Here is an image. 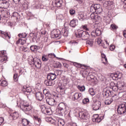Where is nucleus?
Instances as JSON below:
<instances>
[{
	"mask_svg": "<svg viewBox=\"0 0 126 126\" xmlns=\"http://www.w3.org/2000/svg\"><path fill=\"white\" fill-rule=\"evenodd\" d=\"M103 119L104 116H102L101 115H98V114H95L94 116L93 122L94 123H100Z\"/></svg>",
	"mask_w": 126,
	"mask_h": 126,
	"instance_id": "39448f33",
	"label": "nucleus"
},
{
	"mask_svg": "<svg viewBox=\"0 0 126 126\" xmlns=\"http://www.w3.org/2000/svg\"><path fill=\"white\" fill-rule=\"evenodd\" d=\"M44 84L46 85V86H52L53 85V82L51 79H47V80H45L44 81Z\"/></svg>",
	"mask_w": 126,
	"mask_h": 126,
	"instance_id": "a878e982",
	"label": "nucleus"
},
{
	"mask_svg": "<svg viewBox=\"0 0 126 126\" xmlns=\"http://www.w3.org/2000/svg\"><path fill=\"white\" fill-rule=\"evenodd\" d=\"M35 119L36 121H37L39 123V124H41V120L39 118H38V117H35Z\"/></svg>",
	"mask_w": 126,
	"mask_h": 126,
	"instance_id": "774afa93",
	"label": "nucleus"
},
{
	"mask_svg": "<svg viewBox=\"0 0 126 126\" xmlns=\"http://www.w3.org/2000/svg\"><path fill=\"white\" fill-rule=\"evenodd\" d=\"M54 37H55V38H58V39H60L61 38V32L60 31H58L54 33Z\"/></svg>",
	"mask_w": 126,
	"mask_h": 126,
	"instance_id": "2f4dec72",
	"label": "nucleus"
},
{
	"mask_svg": "<svg viewBox=\"0 0 126 126\" xmlns=\"http://www.w3.org/2000/svg\"><path fill=\"white\" fill-rule=\"evenodd\" d=\"M118 109H126V104L123 103L118 106Z\"/></svg>",
	"mask_w": 126,
	"mask_h": 126,
	"instance_id": "58836bf2",
	"label": "nucleus"
},
{
	"mask_svg": "<svg viewBox=\"0 0 126 126\" xmlns=\"http://www.w3.org/2000/svg\"><path fill=\"white\" fill-rule=\"evenodd\" d=\"M69 13L70 15H74V14H75V10L73 9H70L69 10Z\"/></svg>",
	"mask_w": 126,
	"mask_h": 126,
	"instance_id": "8fccbe9b",
	"label": "nucleus"
},
{
	"mask_svg": "<svg viewBox=\"0 0 126 126\" xmlns=\"http://www.w3.org/2000/svg\"><path fill=\"white\" fill-rule=\"evenodd\" d=\"M47 79H50V80H55L57 78V75L55 73H49L47 74Z\"/></svg>",
	"mask_w": 126,
	"mask_h": 126,
	"instance_id": "6ab92c4d",
	"label": "nucleus"
},
{
	"mask_svg": "<svg viewBox=\"0 0 126 126\" xmlns=\"http://www.w3.org/2000/svg\"><path fill=\"white\" fill-rule=\"evenodd\" d=\"M11 116L13 118V120H17V119L19 118V114L17 112H15L11 113Z\"/></svg>",
	"mask_w": 126,
	"mask_h": 126,
	"instance_id": "393cba45",
	"label": "nucleus"
},
{
	"mask_svg": "<svg viewBox=\"0 0 126 126\" xmlns=\"http://www.w3.org/2000/svg\"><path fill=\"white\" fill-rule=\"evenodd\" d=\"M0 85L1 86H3V87H5V86H7V85H8V83L7 82V81L5 80H2V81L0 80Z\"/></svg>",
	"mask_w": 126,
	"mask_h": 126,
	"instance_id": "7c9ffc66",
	"label": "nucleus"
},
{
	"mask_svg": "<svg viewBox=\"0 0 126 126\" xmlns=\"http://www.w3.org/2000/svg\"><path fill=\"white\" fill-rule=\"evenodd\" d=\"M35 97L38 101H42L44 99V94L42 92H38L35 94Z\"/></svg>",
	"mask_w": 126,
	"mask_h": 126,
	"instance_id": "2eb2a0df",
	"label": "nucleus"
},
{
	"mask_svg": "<svg viewBox=\"0 0 126 126\" xmlns=\"http://www.w3.org/2000/svg\"><path fill=\"white\" fill-rule=\"evenodd\" d=\"M101 31L99 29H96L95 30H94L91 33V35L93 36V37H96V36H100L101 35Z\"/></svg>",
	"mask_w": 126,
	"mask_h": 126,
	"instance_id": "4468645a",
	"label": "nucleus"
},
{
	"mask_svg": "<svg viewBox=\"0 0 126 126\" xmlns=\"http://www.w3.org/2000/svg\"><path fill=\"white\" fill-rule=\"evenodd\" d=\"M62 66V63L60 62H57L55 63L54 67L56 68H60Z\"/></svg>",
	"mask_w": 126,
	"mask_h": 126,
	"instance_id": "79ce46f5",
	"label": "nucleus"
},
{
	"mask_svg": "<svg viewBox=\"0 0 126 126\" xmlns=\"http://www.w3.org/2000/svg\"><path fill=\"white\" fill-rule=\"evenodd\" d=\"M111 94L112 91H111V88H106L103 91L102 95H103V97H109Z\"/></svg>",
	"mask_w": 126,
	"mask_h": 126,
	"instance_id": "6e6552de",
	"label": "nucleus"
},
{
	"mask_svg": "<svg viewBox=\"0 0 126 126\" xmlns=\"http://www.w3.org/2000/svg\"><path fill=\"white\" fill-rule=\"evenodd\" d=\"M46 103L49 106H55L57 105V101H56V100L54 98H50L49 97H47L46 98Z\"/></svg>",
	"mask_w": 126,
	"mask_h": 126,
	"instance_id": "0eeeda50",
	"label": "nucleus"
},
{
	"mask_svg": "<svg viewBox=\"0 0 126 126\" xmlns=\"http://www.w3.org/2000/svg\"><path fill=\"white\" fill-rule=\"evenodd\" d=\"M13 78L15 82H17V81H18V75H17V74H14Z\"/></svg>",
	"mask_w": 126,
	"mask_h": 126,
	"instance_id": "09e8293b",
	"label": "nucleus"
},
{
	"mask_svg": "<svg viewBox=\"0 0 126 126\" xmlns=\"http://www.w3.org/2000/svg\"><path fill=\"white\" fill-rule=\"evenodd\" d=\"M101 62H102V63H103L105 65H106V64H107V63H108V60H107V58L101 59Z\"/></svg>",
	"mask_w": 126,
	"mask_h": 126,
	"instance_id": "de8ad7c7",
	"label": "nucleus"
},
{
	"mask_svg": "<svg viewBox=\"0 0 126 126\" xmlns=\"http://www.w3.org/2000/svg\"><path fill=\"white\" fill-rule=\"evenodd\" d=\"M118 28V26L115 24H112L110 26V29L111 30H117V29Z\"/></svg>",
	"mask_w": 126,
	"mask_h": 126,
	"instance_id": "4c0bfd02",
	"label": "nucleus"
},
{
	"mask_svg": "<svg viewBox=\"0 0 126 126\" xmlns=\"http://www.w3.org/2000/svg\"><path fill=\"white\" fill-rule=\"evenodd\" d=\"M44 113H46V114H47L49 115H50L52 114V113L51 112V109H48V108H46L45 109V111Z\"/></svg>",
	"mask_w": 126,
	"mask_h": 126,
	"instance_id": "603ef678",
	"label": "nucleus"
},
{
	"mask_svg": "<svg viewBox=\"0 0 126 126\" xmlns=\"http://www.w3.org/2000/svg\"><path fill=\"white\" fill-rule=\"evenodd\" d=\"M110 85L111 86H112L111 88H110V89H112L113 90V91H118V90H119V88L118 87V86L117 85V84H115V83L112 82L110 83Z\"/></svg>",
	"mask_w": 126,
	"mask_h": 126,
	"instance_id": "4be33fe9",
	"label": "nucleus"
},
{
	"mask_svg": "<svg viewBox=\"0 0 126 126\" xmlns=\"http://www.w3.org/2000/svg\"><path fill=\"white\" fill-rule=\"evenodd\" d=\"M69 25L71 27L74 28L75 26L78 25V20L75 19L72 20L70 22Z\"/></svg>",
	"mask_w": 126,
	"mask_h": 126,
	"instance_id": "aec40b11",
	"label": "nucleus"
},
{
	"mask_svg": "<svg viewBox=\"0 0 126 126\" xmlns=\"http://www.w3.org/2000/svg\"><path fill=\"white\" fill-rule=\"evenodd\" d=\"M123 76V73L117 72L114 74L113 78L115 80H118V79H121Z\"/></svg>",
	"mask_w": 126,
	"mask_h": 126,
	"instance_id": "a211bd4d",
	"label": "nucleus"
},
{
	"mask_svg": "<svg viewBox=\"0 0 126 126\" xmlns=\"http://www.w3.org/2000/svg\"><path fill=\"white\" fill-rule=\"evenodd\" d=\"M40 109L41 110V111L42 112V113H44L45 112V111H46V107H45V106L44 105H41L40 106Z\"/></svg>",
	"mask_w": 126,
	"mask_h": 126,
	"instance_id": "4d7b16f0",
	"label": "nucleus"
},
{
	"mask_svg": "<svg viewBox=\"0 0 126 126\" xmlns=\"http://www.w3.org/2000/svg\"><path fill=\"white\" fill-rule=\"evenodd\" d=\"M12 16L13 17H16L17 18H18V16H19V14H18L17 12H14L13 13Z\"/></svg>",
	"mask_w": 126,
	"mask_h": 126,
	"instance_id": "bf43d9fd",
	"label": "nucleus"
},
{
	"mask_svg": "<svg viewBox=\"0 0 126 126\" xmlns=\"http://www.w3.org/2000/svg\"><path fill=\"white\" fill-rule=\"evenodd\" d=\"M29 123H30V122L26 119H23L22 120V124L24 126H28V125H29Z\"/></svg>",
	"mask_w": 126,
	"mask_h": 126,
	"instance_id": "c85d7f7f",
	"label": "nucleus"
},
{
	"mask_svg": "<svg viewBox=\"0 0 126 126\" xmlns=\"http://www.w3.org/2000/svg\"><path fill=\"white\" fill-rule=\"evenodd\" d=\"M22 91L26 94V95H29V94L32 92V89L30 87H26V86H24Z\"/></svg>",
	"mask_w": 126,
	"mask_h": 126,
	"instance_id": "ddd939ff",
	"label": "nucleus"
},
{
	"mask_svg": "<svg viewBox=\"0 0 126 126\" xmlns=\"http://www.w3.org/2000/svg\"><path fill=\"white\" fill-rule=\"evenodd\" d=\"M19 37H20V38H26V37L27 36V34H26V33H20L18 34Z\"/></svg>",
	"mask_w": 126,
	"mask_h": 126,
	"instance_id": "a18cd8bd",
	"label": "nucleus"
},
{
	"mask_svg": "<svg viewBox=\"0 0 126 126\" xmlns=\"http://www.w3.org/2000/svg\"><path fill=\"white\" fill-rule=\"evenodd\" d=\"M23 5H24L25 7H28V2L26 1H25Z\"/></svg>",
	"mask_w": 126,
	"mask_h": 126,
	"instance_id": "69168bd1",
	"label": "nucleus"
},
{
	"mask_svg": "<svg viewBox=\"0 0 126 126\" xmlns=\"http://www.w3.org/2000/svg\"><path fill=\"white\" fill-rule=\"evenodd\" d=\"M48 57L51 59H54V58H56V55L54 53H50L48 54Z\"/></svg>",
	"mask_w": 126,
	"mask_h": 126,
	"instance_id": "3c124183",
	"label": "nucleus"
},
{
	"mask_svg": "<svg viewBox=\"0 0 126 126\" xmlns=\"http://www.w3.org/2000/svg\"><path fill=\"white\" fill-rule=\"evenodd\" d=\"M109 49H110V51L114 50H115V45H110Z\"/></svg>",
	"mask_w": 126,
	"mask_h": 126,
	"instance_id": "052dcab7",
	"label": "nucleus"
},
{
	"mask_svg": "<svg viewBox=\"0 0 126 126\" xmlns=\"http://www.w3.org/2000/svg\"><path fill=\"white\" fill-rule=\"evenodd\" d=\"M4 121V119L2 117L0 118V126H1L2 125V123H3Z\"/></svg>",
	"mask_w": 126,
	"mask_h": 126,
	"instance_id": "680f3d73",
	"label": "nucleus"
},
{
	"mask_svg": "<svg viewBox=\"0 0 126 126\" xmlns=\"http://www.w3.org/2000/svg\"><path fill=\"white\" fill-rule=\"evenodd\" d=\"M83 104H88V103L89 102V98H84L82 101Z\"/></svg>",
	"mask_w": 126,
	"mask_h": 126,
	"instance_id": "6e6d98bb",
	"label": "nucleus"
},
{
	"mask_svg": "<svg viewBox=\"0 0 126 126\" xmlns=\"http://www.w3.org/2000/svg\"><path fill=\"white\" fill-rule=\"evenodd\" d=\"M63 81L64 84H68V83H69L70 80L68 78H64L63 79Z\"/></svg>",
	"mask_w": 126,
	"mask_h": 126,
	"instance_id": "ea45409f",
	"label": "nucleus"
},
{
	"mask_svg": "<svg viewBox=\"0 0 126 126\" xmlns=\"http://www.w3.org/2000/svg\"><path fill=\"white\" fill-rule=\"evenodd\" d=\"M94 7L95 9V13L96 14H100L103 11L102 7L100 4H94Z\"/></svg>",
	"mask_w": 126,
	"mask_h": 126,
	"instance_id": "f8f14e48",
	"label": "nucleus"
},
{
	"mask_svg": "<svg viewBox=\"0 0 126 126\" xmlns=\"http://www.w3.org/2000/svg\"><path fill=\"white\" fill-rule=\"evenodd\" d=\"M65 109H66V105L65 103L61 102L59 104L58 110L60 111L61 114L64 112Z\"/></svg>",
	"mask_w": 126,
	"mask_h": 126,
	"instance_id": "9b49d317",
	"label": "nucleus"
},
{
	"mask_svg": "<svg viewBox=\"0 0 126 126\" xmlns=\"http://www.w3.org/2000/svg\"><path fill=\"white\" fill-rule=\"evenodd\" d=\"M0 36L3 39H10V36L8 33L2 31H0Z\"/></svg>",
	"mask_w": 126,
	"mask_h": 126,
	"instance_id": "dca6fc26",
	"label": "nucleus"
},
{
	"mask_svg": "<svg viewBox=\"0 0 126 126\" xmlns=\"http://www.w3.org/2000/svg\"><path fill=\"white\" fill-rule=\"evenodd\" d=\"M79 117L81 120H82L83 122H85V123L89 122V119L90 118L88 112L85 110L79 112Z\"/></svg>",
	"mask_w": 126,
	"mask_h": 126,
	"instance_id": "7ed1b4c3",
	"label": "nucleus"
},
{
	"mask_svg": "<svg viewBox=\"0 0 126 126\" xmlns=\"http://www.w3.org/2000/svg\"><path fill=\"white\" fill-rule=\"evenodd\" d=\"M89 92L90 95L92 96H94L95 95V92L94 91V90H93L92 88H90L89 90Z\"/></svg>",
	"mask_w": 126,
	"mask_h": 126,
	"instance_id": "37998d69",
	"label": "nucleus"
},
{
	"mask_svg": "<svg viewBox=\"0 0 126 126\" xmlns=\"http://www.w3.org/2000/svg\"><path fill=\"white\" fill-rule=\"evenodd\" d=\"M117 112H118L119 115H124V114H126V108H125V109L118 108Z\"/></svg>",
	"mask_w": 126,
	"mask_h": 126,
	"instance_id": "b1692460",
	"label": "nucleus"
},
{
	"mask_svg": "<svg viewBox=\"0 0 126 126\" xmlns=\"http://www.w3.org/2000/svg\"><path fill=\"white\" fill-rule=\"evenodd\" d=\"M77 88L79 90H80L81 92H83V91H85V86H80L78 85L77 86Z\"/></svg>",
	"mask_w": 126,
	"mask_h": 126,
	"instance_id": "c9c22d12",
	"label": "nucleus"
},
{
	"mask_svg": "<svg viewBox=\"0 0 126 126\" xmlns=\"http://www.w3.org/2000/svg\"><path fill=\"white\" fill-rule=\"evenodd\" d=\"M94 39H90L86 41L87 45H88L90 47H93V44H94Z\"/></svg>",
	"mask_w": 126,
	"mask_h": 126,
	"instance_id": "c756f323",
	"label": "nucleus"
},
{
	"mask_svg": "<svg viewBox=\"0 0 126 126\" xmlns=\"http://www.w3.org/2000/svg\"><path fill=\"white\" fill-rule=\"evenodd\" d=\"M112 102H113L112 98H110V99L105 100V105H110V104L112 103Z\"/></svg>",
	"mask_w": 126,
	"mask_h": 126,
	"instance_id": "e433bc0d",
	"label": "nucleus"
},
{
	"mask_svg": "<svg viewBox=\"0 0 126 126\" xmlns=\"http://www.w3.org/2000/svg\"><path fill=\"white\" fill-rule=\"evenodd\" d=\"M30 49L32 52H35L36 51H38V46H37V45H32L30 47Z\"/></svg>",
	"mask_w": 126,
	"mask_h": 126,
	"instance_id": "72a5a7b5",
	"label": "nucleus"
},
{
	"mask_svg": "<svg viewBox=\"0 0 126 126\" xmlns=\"http://www.w3.org/2000/svg\"><path fill=\"white\" fill-rule=\"evenodd\" d=\"M81 97V94H79L78 93H76L74 94L73 95V98H74V100H78L79 98Z\"/></svg>",
	"mask_w": 126,
	"mask_h": 126,
	"instance_id": "cd10ccee",
	"label": "nucleus"
},
{
	"mask_svg": "<svg viewBox=\"0 0 126 126\" xmlns=\"http://www.w3.org/2000/svg\"><path fill=\"white\" fill-rule=\"evenodd\" d=\"M122 2L124 3V7L125 9H126V0H122Z\"/></svg>",
	"mask_w": 126,
	"mask_h": 126,
	"instance_id": "e2e57ef3",
	"label": "nucleus"
},
{
	"mask_svg": "<svg viewBox=\"0 0 126 126\" xmlns=\"http://www.w3.org/2000/svg\"><path fill=\"white\" fill-rule=\"evenodd\" d=\"M7 56L0 58V63H3V62H5V61H7Z\"/></svg>",
	"mask_w": 126,
	"mask_h": 126,
	"instance_id": "49530a36",
	"label": "nucleus"
},
{
	"mask_svg": "<svg viewBox=\"0 0 126 126\" xmlns=\"http://www.w3.org/2000/svg\"><path fill=\"white\" fill-rule=\"evenodd\" d=\"M41 6L42 2L41 1H37L35 2V4L32 6V7H33L34 9H38L39 8H41Z\"/></svg>",
	"mask_w": 126,
	"mask_h": 126,
	"instance_id": "412c9836",
	"label": "nucleus"
},
{
	"mask_svg": "<svg viewBox=\"0 0 126 126\" xmlns=\"http://www.w3.org/2000/svg\"><path fill=\"white\" fill-rule=\"evenodd\" d=\"M91 19H93L94 20H95V21H99V20H101V17H100L99 15H98V14H95L92 13L91 14Z\"/></svg>",
	"mask_w": 126,
	"mask_h": 126,
	"instance_id": "f3484780",
	"label": "nucleus"
},
{
	"mask_svg": "<svg viewBox=\"0 0 126 126\" xmlns=\"http://www.w3.org/2000/svg\"><path fill=\"white\" fill-rule=\"evenodd\" d=\"M82 28L84 29L85 30H86L87 31H88L89 29H88L87 26L86 25H84L82 26Z\"/></svg>",
	"mask_w": 126,
	"mask_h": 126,
	"instance_id": "0e129e2a",
	"label": "nucleus"
},
{
	"mask_svg": "<svg viewBox=\"0 0 126 126\" xmlns=\"http://www.w3.org/2000/svg\"><path fill=\"white\" fill-rule=\"evenodd\" d=\"M20 108L27 115H31V114H32V106L27 103L24 102L23 104H21Z\"/></svg>",
	"mask_w": 126,
	"mask_h": 126,
	"instance_id": "f257e3e1",
	"label": "nucleus"
},
{
	"mask_svg": "<svg viewBox=\"0 0 126 126\" xmlns=\"http://www.w3.org/2000/svg\"><path fill=\"white\" fill-rule=\"evenodd\" d=\"M54 74L56 75V77L59 76V75H62V71L60 70H57L55 71Z\"/></svg>",
	"mask_w": 126,
	"mask_h": 126,
	"instance_id": "c03bdc74",
	"label": "nucleus"
},
{
	"mask_svg": "<svg viewBox=\"0 0 126 126\" xmlns=\"http://www.w3.org/2000/svg\"><path fill=\"white\" fill-rule=\"evenodd\" d=\"M55 5L57 7H61L63 6V0H55Z\"/></svg>",
	"mask_w": 126,
	"mask_h": 126,
	"instance_id": "5701e85b",
	"label": "nucleus"
},
{
	"mask_svg": "<svg viewBox=\"0 0 126 126\" xmlns=\"http://www.w3.org/2000/svg\"><path fill=\"white\" fill-rule=\"evenodd\" d=\"M42 60L43 62H47V61H48V60H49L48 58H47L46 56H43L42 57Z\"/></svg>",
	"mask_w": 126,
	"mask_h": 126,
	"instance_id": "13d9d810",
	"label": "nucleus"
},
{
	"mask_svg": "<svg viewBox=\"0 0 126 126\" xmlns=\"http://www.w3.org/2000/svg\"><path fill=\"white\" fill-rule=\"evenodd\" d=\"M75 36L76 38H81L82 40H86L89 39L90 34L86 31L80 30L78 31L77 33H75Z\"/></svg>",
	"mask_w": 126,
	"mask_h": 126,
	"instance_id": "f03ea898",
	"label": "nucleus"
},
{
	"mask_svg": "<svg viewBox=\"0 0 126 126\" xmlns=\"http://www.w3.org/2000/svg\"><path fill=\"white\" fill-rule=\"evenodd\" d=\"M84 73L87 76H89V75L90 74V71H89V70L88 69H87L85 71H84Z\"/></svg>",
	"mask_w": 126,
	"mask_h": 126,
	"instance_id": "5fc2aeb1",
	"label": "nucleus"
},
{
	"mask_svg": "<svg viewBox=\"0 0 126 126\" xmlns=\"http://www.w3.org/2000/svg\"><path fill=\"white\" fill-rule=\"evenodd\" d=\"M78 18L81 21H84V20H85L87 18L86 16H84L83 14H79L78 15Z\"/></svg>",
	"mask_w": 126,
	"mask_h": 126,
	"instance_id": "bb28decb",
	"label": "nucleus"
},
{
	"mask_svg": "<svg viewBox=\"0 0 126 126\" xmlns=\"http://www.w3.org/2000/svg\"><path fill=\"white\" fill-rule=\"evenodd\" d=\"M101 107V102L98 100H96L92 104V108L94 111H98Z\"/></svg>",
	"mask_w": 126,
	"mask_h": 126,
	"instance_id": "423d86ee",
	"label": "nucleus"
},
{
	"mask_svg": "<svg viewBox=\"0 0 126 126\" xmlns=\"http://www.w3.org/2000/svg\"><path fill=\"white\" fill-rule=\"evenodd\" d=\"M116 85L118 87L119 90H121V92H125L126 91V87L122 82H118Z\"/></svg>",
	"mask_w": 126,
	"mask_h": 126,
	"instance_id": "1a4fd4ad",
	"label": "nucleus"
},
{
	"mask_svg": "<svg viewBox=\"0 0 126 126\" xmlns=\"http://www.w3.org/2000/svg\"><path fill=\"white\" fill-rule=\"evenodd\" d=\"M100 80L101 81H106V78H105V77L101 76V78H100Z\"/></svg>",
	"mask_w": 126,
	"mask_h": 126,
	"instance_id": "338daca9",
	"label": "nucleus"
},
{
	"mask_svg": "<svg viewBox=\"0 0 126 126\" xmlns=\"http://www.w3.org/2000/svg\"><path fill=\"white\" fill-rule=\"evenodd\" d=\"M26 43V41L25 40H22V39H19L16 42V44H21V45H24Z\"/></svg>",
	"mask_w": 126,
	"mask_h": 126,
	"instance_id": "f704fd0d",
	"label": "nucleus"
},
{
	"mask_svg": "<svg viewBox=\"0 0 126 126\" xmlns=\"http://www.w3.org/2000/svg\"><path fill=\"white\" fill-rule=\"evenodd\" d=\"M19 74L20 75H22V74H25V70H24V69H20Z\"/></svg>",
	"mask_w": 126,
	"mask_h": 126,
	"instance_id": "864d4df0",
	"label": "nucleus"
},
{
	"mask_svg": "<svg viewBox=\"0 0 126 126\" xmlns=\"http://www.w3.org/2000/svg\"><path fill=\"white\" fill-rule=\"evenodd\" d=\"M9 0H0V7L7 8L9 6Z\"/></svg>",
	"mask_w": 126,
	"mask_h": 126,
	"instance_id": "9d476101",
	"label": "nucleus"
},
{
	"mask_svg": "<svg viewBox=\"0 0 126 126\" xmlns=\"http://www.w3.org/2000/svg\"><path fill=\"white\" fill-rule=\"evenodd\" d=\"M31 61L32 64L35 65L36 68H41L42 66V62H41V60H40L39 59H34V58L32 57V59H31Z\"/></svg>",
	"mask_w": 126,
	"mask_h": 126,
	"instance_id": "20e7f679",
	"label": "nucleus"
},
{
	"mask_svg": "<svg viewBox=\"0 0 126 126\" xmlns=\"http://www.w3.org/2000/svg\"><path fill=\"white\" fill-rule=\"evenodd\" d=\"M4 57H6L5 52L4 51H0V59Z\"/></svg>",
	"mask_w": 126,
	"mask_h": 126,
	"instance_id": "a19ab883",
	"label": "nucleus"
},
{
	"mask_svg": "<svg viewBox=\"0 0 126 126\" xmlns=\"http://www.w3.org/2000/svg\"><path fill=\"white\" fill-rule=\"evenodd\" d=\"M90 11L93 13H96V10L95 9V5L94 4H92L90 9Z\"/></svg>",
	"mask_w": 126,
	"mask_h": 126,
	"instance_id": "473e14b6",
	"label": "nucleus"
}]
</instances>
